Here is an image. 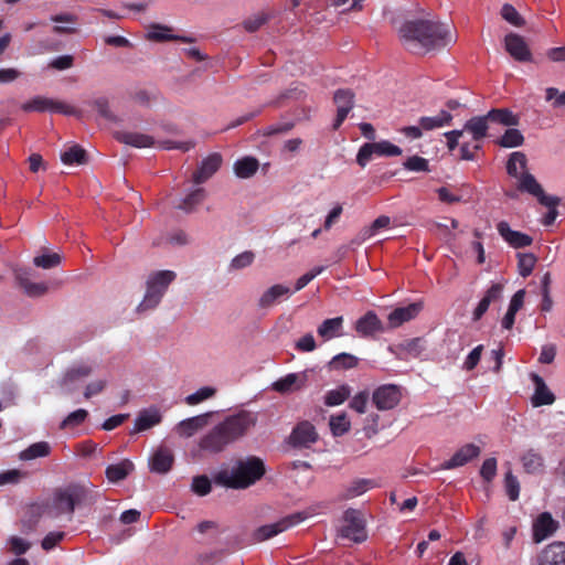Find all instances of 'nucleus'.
Here are the masks:
<instances>
[{
	"label": "nucleus",
	"instance_id": "nucleus-6",
	"mask_svg": "<svg viewBox=\"0 0 565 565\" xmlns=\"http://www.w3.org/2000/svg\"><path fill=\"white\" fill-rule=\"evenodd\" d=\"M338 536L354 543H362L367 539L365 520L361 511L350 508L343 512Z\"/></svg>",
	"mask_w": 565,
	"mask_h": 565
},
{
	"label": "nucleus",
	"instance_id": "nucleus-13",
	"mask_svg": "<svg viewBox=\"0 0 565 565\" xmlns=\"http://www.w3.org/2000/svg\"><path fill=\"white\" fill-rule=\"evenodd\" d=\"M559 527L558 521L554 520L550 512H542L534 520L532 537L535 543H541L552 536Z\"/></svg>",
	"mask_w": 565,
	"mask_h": 565
},
{
	"label": "nucleus",
	"instance_id": "nucleus-31",
	"mask_svg": "<svg viewBox=\"0 0 565 565\" xmlns=\"http://www.w3.org/2000/svg\"><path fill=\"white\" fill-rule=\"evenodd\" d=\"M162 416L156 408L145 409L139 413L135 420L134 433L145 431L159 423H161Z\"/></svg>",
	"mask_w": 565,
	"mask_h": 565
},
{
	"label": "nucleus",
	"instance_id": "nucleus-26",
	"mask_svg": "<svg viewBox=\"0 0 565 565\" xmlns=\"http://www.w3.org/2000/svg\"><path fill=\"white\" fill-rule=\"evenodd\" d=\"M115 137L119 142L136 148H149L156 145L153 137L141 132L120 131Z\"/></svg>",
	"mask_w": 565,
	"mask_h": 565
},
{
	"label": "nucleus",
	"instance_id": "nucleus-23",
	"mask_svg": "<svg viewBox=\"0 0 565 565\" xmlns=\"http://www.w3.org/2000/svg\"><path fill=\"white\" fill-rule=\"evenodd\" d=\"M172 29L163 24H152L148 31L147 39L153 42L179 41L183 43H192L194 41L191 36L173 35Z\"/></svg>",
	"mask_w": 565,
	"mask_h": 565
},
{
	"label": "nucleus",
	"instance_id": "nucleus-42",
	"mask_svg": "<svg viewBox=\"0 0 565 565\" xmlns=\"http://www.w3.org/2000/svg\"><path fill=\"white\" fill-rule=\"evenodd\" d=\"M501 18L511 24L514 28H523L526 24L525 19L521 15V13L515 9L514 6L510 3H504L500 10Z\"/></svg>",
	"mask_w": 565,
	"mask_h": 565
},
{
	"label": "nucleus",
	"instance_id": "nucleus-59",
	"mask_svg": "<svg viewBox=\"0 0 565 565\" xmlns=\"http://www.w3.org/2000/svg\"><path fill=\"white\" fill-rule=\"evenodd\" d=\"M404 168L409 171H429L428 160L419 156L409 157L404 162Z\"/></svg>",
	"mask_w": 565,
	"mask_h": 565
},
{
	"label": "nucleus",
	"instance_id": "nucleus-20",
	"mask_svg": "<svg viewBox=\"0 0 565 565\" xmlns=\"http://www.w3.org/2000/svg\"><path fill=\"white\" fill-rule=\"evenodd\" d=\"M423 309V302H413L406 307L395 308L388 315V324L391 328H398L404 322L411 321L416 318Z\"/></svg>",
	"mask_w": 565,
	"mask_h": 565
},
{
	"label": "nucleus",
	"instance_id": "nucleus-53",
	"mask_svg": "<svg viewBox=\"0 0 565 565\" xmlns=\"http://www.w3.org/2000/svg\"><path fill=\"white\" fill-rule=\"evenodd\" d=\"M216 393V390L210 386H204L198 390L196 392L188 395L185 397V403L188 405H196L210 397H212Z\"/></svg>",
	"mask_w": 565,
	"mask_h": 565
},
{
	"label": "nucleus",
	"instance_id": "nucleus-34",
	"mask_svg": "<svg viewBox=\"0 0 565 565\" xmlns=\"http://www.w3.org/2000/svg\"><path fill=\"white\" fill-rule=\"evenodd\" d=\"M452 116L447 110H440L435 116L420 117L418 124L423 130L429 131L450 124Z\"/></svg>",
	"mask_w": 565,
	"mask_h": 565
},
{
	"label": "nucleus",
	"instance_id": "nucleus-32",
	"mask_svg": "<svg viewBox=\"0 0 565 565\" xmlns=\"http://www.w3.org/2000/svg\"><path fill=\"white\" fill-rule=\"evenodd\" d=\"M234 172L239 179L252 178L259 168V161L255 157H244L235 161Z\"/></svg>",
	"mask_w": 565,
	"mask_h": 565
},
{
	"label": "nucleus",
	"instance_id": "nucleus-35",
	"mask_svg": "<svg viewBox=\"0 0 565 565\" xmlns=\"http://www.w3.org/2000/svg\"><path fill=\"white\" fill-rule=\"evenodd\" d=\"M46 514V507L40 504L30 505L22 519V529L24 532L29 533L34 530L35 525L40 521L42 514Z\"/></svg>",
	"mask_w": 565,
	"mask_h": 565
},
{
	"label": "nucleus",
	"instance_id": "nucleus-25",
	"mask_svg": "<svg viewBox=\"0 0 565 565\" xmlns=\"http://www.w3.org/2000/svg\"><path fill=\"white\" fill-rule=\"evenodd\" d=\"M291 294L287 286L277 284L269 287L258 299V307L260 309L271 308L280 298L289 297Z\"/></svg>",
	"mask_w": 565,
	"mask_h": 565
},
{
	"label": "nucleus",
	"instance_id": "nucleus-14",
	"mask_svg": "<svg viewBox=\"0 0 565 565\" xmlns=\"http://www.w3.org/2000/svg\"><path fill=\"white\" fill-rule=\"evenodd\" d=\"M333 100L337 104L338 109L332 127L334 130H338L354 106V94L351 89L341 88L334 93Z\"/></svg>",
	"mask_w": 565,
	"mask_h": 565
},
{
	"label": "nucleus",
	"instance_id": "nucleus-50",
	"mask_svg": "<svg viewBox=\"0 0 565 565\" xmlns=\"http://www.w3.org/2000/svg\"><path fill=\"white\" fill-rule=\"evenodd\" d=\"M94 108L100 117L109 122H118V117L111 111L109 102L105 97H99L93 102Z\"/></svg>",
	"mask_w": 565,
	"mask_h": 565
},
{
	"label": "nucleus",
	"instance_id": "nucleus-56",
	"mask_svg": "<svg viewBox=\"0 0 565 565\" xmlns=\"http://www.w3.org/2000/svg\"><path fill=\"white\" fill-rule=\"evenodd\" d=\"M88 416V413L86 409L79 408L75 412H72L66 416V418L61 423V428L65 429L68 427H75L81 425L86 417Z\"/></svg>",
	"mask_w": 565,
	"mask_h": 565
},
{
	"label": "nucleus",
	"instance_id": "nucleus-63",
	"mask_svg": "<svg viewBox=\"0 0 565 565\" xmlns=\"http://www.w3.org/2000/svg\"><path fill=\"white\" fill-rule=\"evenodd\" d=\"M545 99L547 102L553 100V107L555 108L565 106V90L561 93L555 87H547L545 89Z\"/></svg>",
	"mask_w": 565,
	"mask_h": 565
},
{
	"label": "nucleus",
	"instance_id": "nucleus-62",
	"mask_svg": "<svg viewBox=\"0 0 565 565\" xmlns=\"http://www.w3.org/2000/svg\"><path fill=\"white\" fill-rule=\"evenodd\" d=\"M324 270L323 266L315 267L310 271L306 273L301 277H299L295 284V290L299 291L303 289L312 279H315L318 275H320Z\"/></svg>",
	"mask_w": 565,
	"mask_h": 565
},
{
	"label": "nucleus",
	"instance_id": "nucleus-44",
	"mask_svg": "<svg viewBox=\"0 0 565 565\" xmlns=\"http://www.w3.org/2000/svg\"><path fill=\"white\" fill-rule=\"evenodd\" d=\"M520 481L516 476L513 475L512 470L509 468L504 475L503 479V490L509 500L516 501L520 495Z\"/></svg>",
	"mask_w": 565,
	"mask_h": 565
},
{
	"label": "nucleus",
	"instance_id": "nucleus-7",
	"mask_svg": "<svg viewBox=\"0 0 565 565\" xmlns=\"http://www.w3.org/2000/svg\"><path fill=\"white\" fill-rule=\"evenodd\" d=\"M21 109L23 111L30 113V111H50V113H57L68 116H76L81 117L82 113L76 109L75 107L65 104L60 100H55L52 98L43 97V96H35L34 98L30 99L26 103H23L21 105Z\"/></svg>",
	"mask_w": 565,
	"mask_h": 565
},
{
	"label": "nucleus",
	"instance_id": "nucleus-61",
	"mask_svg": "<svg viewBox=\"0 0 565 565\" xmlns=\"http://www.w3.org/2000/svg\"><path fill=\"white\" fill-rule=\"evenodd\" d=\"M255 255L253 252L246 250L237 256H235L231 262V267L233 269H242L245 268L254 262Z\"/></svg>",
	"mask_w": 565,
	"mask_h": 565
},
{
	"label": "nucleus",
	"instance_id": "nucleus-3",
	"mask_svg": "<svg viewBox=\"0 0 565 565\" xmlns=\"http://www.w3.org/2000/svg\"><path fill=\"white\" fill-rule=\"evenodd\" d=\"M266 472L264 461L255 456L239 459L231 470L222 469L213 477L216 484L228 489H247L263 478Z\"/></svg>",
	"mask_w": 565,
	"mask_h": 565
},
{
	"label": "nucleus",
	"instance_id": "nucleus-12",
	"mask_svg": "<svg viewBox=\"0 0 565 565\" xmlns=\"http://www.w3.org/2000/svg\"><path fill=\"white\" fill-rule=\"evenodd\" d=\"M318 440L316 427L308 420L298 423L289 436V443L294 447L307 448Z\"/></svg>",
	"mask_w": 565,
	"mask_h": 565
},
{
	"label": "nucleus",
	"instance_id": "nucleus-54",
	"mask_svg": "<svg viewBox=\"0 0 565 565\" xmlns=\"http://www.w3.org/2000/svg\"><path fill=\"white\" fill-rule=\"evenodd\" d=\"M60 263H61V256L57 253L36 256L33 259V264L36 267H41L44 269H50V268L56 267L60 265Z\"/></svg>",
	"mask_w": 565,
	"mask_h": 565
},
{
	"label": "nucleus",
	"instance_id": "nucleus-39",
	"mask_svg": "<svg viewBox=\"0 0 565 565\" xmlns=\"http://www.w3.org/2000/svg\"><path fill=\"white\" fill-rule=\"evenodd\" d=\"M359 359L350 353L342 352L332 358L329 362V367L334 371L351 370L356 367Z\"/></svg>",
	"mask_w": 565,
	"mask_h": 565
},
{
	"label": "nucleus",
	"instance_id": "nucleus-57",
	"mask_svg": "<svg viewBox=\"0 0 565 565\" xmlns=\"http://www.w3.org/2000/svg\"><path fill=\"white\" fill-rule=\"evenodd\" d=\"M520 118L518 115L507 108H497V122L509 127H515L519 125Z\"/></svg>",
	"mask_w": 565,
	"mask_h": 565
},
{
	"label": "nucleus",
	"instance_id": "nucleus-46",
	"mask_svg": "<svg viewBox=\"0 0 565 565\" xmlns=\"http://www.w3.org/2000/svg\"><path fill=\"white\" fill-rule=\"evenodd\" d=\"M205 199V190L203 188H198L190 192L178 205L179 209L191 212L198 204H200Z\"/></svg>",
	"mask_w": 565,
	"mask_h": 565
},
{
	"label": "nucleus",
	"instance_id": "nucleus-38",
	"mask_svg": "<svg viewBox=\"0 0 565 565\" xmlns=\"http://www.w3.org/2000/svg\"><path fill=\"white\" fill-rule=\"evenodd\" d=\"M61 160L67 166L84 164L87 162V153L81 146L74 145L61 153Z\"/></svg>",
	"mask_w": 565,
	"mask_h": 565
},
{
	"label": "nucleus",
	"instance_id": "nucleus-30",
	"mask_svg": "<svg viewBox=\"0 0 565 565\" xmlns=\"http://www.w3.org/2000/svg\"><path fill=\"white\" fill-rule=\"evenodd\" d=\"M206 423V415H199L181 420L177 425L175 430L181 437L189 438L203 428Z\"/></svg>",
	"mask_w": 565,
	"mask_h": 565
},
{
	"label": "nucleus",
	"instance_id": "nucleus-64",
	"mask_svg": "<svg viewBox=\"0 0 565 565\" xmlns=\"http://www.w3.org/2000/svg\"><path fill=\"white\" fill-rule=\"evenodd\" d=\"M64 536L65 533L61 531L47 533L42 540V548L45 551L54 548L64 539Z\"/></svg>",
	"mask_w": 565,
	"mask_h": 565
},
{
	"label": "nucleus",
	"instance_id": "nucleus-27",
	"mask_svg": "<svg viewBox=\"0 0 565 565\" xmlns=\"http://www.w3.org/2000/svg\"><path fill=\"white\" fill-rule=\"evenodd\" d=\"M520 461L524 472L529 475H537L544 470V458L534 449H529L523 452L520 457Z\"/></svg>",
	"mask_w": 565,
	"mask_h": 565
},
{
	"label": "nucleus",
	"instance_id": "nucleus-48",
	"mask_svg": "<svg viewBox=\"0 0 565 565\" xmlns=\"http://www.w3.org/2000/svg\"><path fill=\"white\" fill-rule=\"evenodd\" d=\"M520 190L527 192L536 198L539 194H542L543 188L536 181L534 175L524 172L520 178Z\"/></svg>",
	"mask_w": 565,
	"mask_h": 565
},
{
	"label": "nucleus",
	"instance_id": "nucleus-10",
	"mask_svg": "<svg viewBox=\"0 0 565 565\" xmlns=\"http://www.w3.org/2000/svg\"><path fill=\"white\" fill-rule=\"evenodd\" d=\"M401 398V388L395 384L381 385L372 395V402L379 411H390L395 408L399 404Z\"/></svg>",
	"mask_w": 565,
	"mask_h": 565
},
{
	"label": "nucleus",
	"instance_id": "nucleus-15",
	"mask_svg": "<svg viewBox=\"0 0 565 565\" xmlns=\"http://www.w3.org/2000/svg\"><path fill=\"white\" fill-rule=\"evenodd\" d=\"M14 277L19 286L24 290L29 297H41L47 292V286L45 282H32L31 269L18 267L14 269Z\"/></svg>",
	"mask_w": 565,
	"mask_h": 565
},
{
	"label": "nucleus",
	"instance_id": "nucleus-51",
	"mask_svg": "<svg viewBox=\"0 0 565 565\" xmlns=\"http://www.w3.org/2000/svg\"><path fill=\"white\" fill-rule=\"evenodd\" d=\"M299 381V375L296 373H289L286 376L277 380L273 383V390L278 393H287L292 391Z\"/></svg>",
	"mask_w": 565,
	"mask_h": 565
},
{
	"label": "nucleus",
	"instance_id": "nucleus-55",
	"mask_svg": "<svg viewBox=\"0 0 565 565\" xmlns=\"http://www.w3.org/2000/svg\"><path fill=\"white\" fill-rule=\"evenodd\" d=\"M191 489L198 495L204 497L212 490L211 481L206 476H196L192 480Z\"/></svg>",
	"mask_w": 565,
	"mask_h": 565
},
{
	"label": "nucleus",
	"instance_id": "nucleus-33",
	"mask_svg": "<svg viewBox=\"0 0 565 565\" xmlns=\"http://www.w3.org/2000/svg\"><path fill=\"white\" fill-rule=\"evenodd\" d=\"M377 484L373 479L360 478L353 480L344 490L342 498L345 500L362 495L366 491L375 488Z\"/></svg>",
	"mask_w": 565,
	"mask_h": 565
},
{
	"label": "nucleus",
	"instance_id": "nucleus-21",
	"mask_svg": "<svg viewBox=\"0 0 565 565\" xmlns=\"http://www.w3.org/2000/svg\"><path fill=\"white\" fill-rule=\"evenodd\" d=\"M497 230L502 238L513 248H523L530 246L533 238L519 231H513L507 222L497 224Z\"/></svg>",
	"mask_w": 565,
	"mask_h": 565
},
{
	"label": "nucleus",
	"instance_id": "nucleus-49",
	"mask_svg": "<svg viewBox=\"0 0 565 565\" xmlns=\"http://www.w3.org/2000/svg\"><path fill=\"white\" fill-rule=\"evenodd\" d=\"M494 300V285H491L482 299L477 305L476 309L473 310V320L478 321L480 320L483 315L488 311L491 302Z\"/></svg>",
	"mask_w": 565,
	"mask_h": 565
},
{
	"label": "nucleus",
	"instance_id": "nucleus-11",
	"mask_svg": "<svg viewBox=\"0 0 565 565\" xmlns=\"http://www.w3.org/2000/svg\"><path fill=\"white\" fill-rule=\"evenodd\" d=\"M504 50L518 62L529 63L533 61L532 52L523 36L516 33H509L503 40Z\"/></svg>",
	"mask_w": 565,
	"mask_h": 565
},
{
	"label": "nucleus",
	"instance_id": "nucleus-18",
	"mask_svg": "<svg viewBox=\"0 0 565 565\" xmlns=\"http://www.w3.org/2000/svg\"><path fill=\"white\" fill-rule=\"evenodd\" d=\"M480 455V448L475 444H467L459 448L449 460L441 463V469H454L465 466Z\"/></svg>",
	"mask_w": 565,
	"mask_h": 565
},
{
	"label": "nucleus",
	"instance_id": "nucleus-52",
	"mask_svg": "<svg viewBox=\"0 0 565 565\" xmlns=\"http://www.w3.org/2000/svg\"><path fill=\"white\" fill-rule=\"evenodd\" d=\"M271 18V15L267 12H259V13H256L249 18H247L246 20H244L243 22V25H244V29L247 31V32H256L257 30H259L269 19Z\"/></svg>",
	"mask_w": 565,
	"mask_h": 565
},
{
	"label": "nucleus",
	"instance_id": "nucleus-8",
	"mask_svg": "<svg viewBox=\"0 0 565 565\" xmlns=\"http://www.w3.org/2000/svg\"><path fill=\"white\" fill-rule=\"evenodd\" d=\"M402 149L387 140L380 142H366L364 143L356 154V162L360 167L364 168L372 157H397L402 154Z\"/></svg>",
	"mask_w": 565,
	"mask_h": 565
},
{
	"label": "nucleus",
	"instance_id": "nucleus-22",
	"mask_svg": "<svg viewBox=\"0 0 565 565\" xmlns=\"http://www.w3.org/2000/svg\"><path fill=\"white\" fill-rule=\"evenodd\" d=\"M531 380L534 383L535 391L531 398L532 405L534 407L551 405L555 401L554 394L548 390L544 380L536 373L531 374Z\"/></svg>",
	"mask_w": 565,
	"mask_h": 565
},
{
	"label": "nucleus",
	"instance_id": "nucleus-43",
	"mask_svg": "<svg viewBox=\"0 0 565 565\" xmlns=\"http://www.w3.org/2000/svg\"><path fill=\"white\" fill-rule=\"evenodd\" d=\"M351 394V390L348 385H341L335 390H330L326 393L324 404L327 406H338L343 404Z\"/></svg>",
	"mask_w": 565,
	"mask_h": 565
},
{
	"label": "nucleus",
	"instance_id": "nucleus-9",
	"mask_svg": "<svg viewBox=\"0 0 565 565\" xmlns=\"http://www.w3.org/2000/svg\"><path fill=\"white\" fill-rule=\"evenodd\" d=\"M302 520L303 516L301 513H294L280 519L273 524L262 525L254 532V540L256 542L269 540L275 535L299 524Z\"/></svg>",
	"mask_w": 565,
	"mask_h": 565
},
{
	"label": "nucleus",
	"instance_id": "nucleus-17",
	"mask_svg": "<svg viewBox=\"0 0 565 565\" xmlns=\"http://www.w3.org/2000/svg\"><path fill=\"white\" fill-rule=\"evenodd\" d=\"M223 162L222 156L217 152L211 153L202 160L200 167L194 171L192 180L195 184L207 181L214 173L218 171Z\"/></svg>",
	"mask_w": 565,
	"mask_h": 565
},
{
	"label": "nucleus",
	"instance_id": "nucleus-36",
	"mask_svg": "<svg viewBox=\"0 0 565 565\" xmlns=\"http://www.w3.org/2000/svg\"><path fill=\"white\" fill-rule=\"evenodd\" d=\"M134 470V463L125 459L116 465L106 468V477L110 482H119L124 480Z\"/></svg>",
	"mask_w": 565,
	"mask_h": 565
},
{
	"label": "nucleus",
	"instance_id": "nucleus-47",
	"mask_svg": "<svg viewBox=\"0 0 565 565\" xmlns=\"http://www.w3.org/2000/svg\"><path fill=\"white\" fill-rule=\"evenodd\" d=\"M537 258L532 253H518V269L522 277H527L532 274Z\"/></svg>",
	"mask_w": 565,
	"mask_h": 565
},
{
	"label": "nucleus",
	"instance_id": "nucleus-40",
	"mask_svg": "<svg viewBox=\"0 0 565 565\" xmlns=\"http://www.w3.org/2000/svg\"><path fill=\"white\" fill-rule=\"evenodd\" d=\"M523 142H524L523 134L514 127H509L508 129H505V131L500 137V139L497 140V145H499L503 148L520 147L523 145Z\"/></svg>",
	"mask_w": 565,
	"mask_h": 565
},
{
	"label": "nucleus",
	"instance_id": "nucleus-29",
	"mask_svg": "<svg viewBox=\"0 0 565 565\" xmlns=\"http://www.w3.org/2000/svg\"><path fill=\"white\" fill-rule=\"evenodd\" d=\"M494 119V108H491L484 117H473L467 121L465 129L472 135V138L478 141L486 136L488 125L487 120Z\"/></svg>",
	"mask_w": 565,
	"mask_h": 565
},
{
	"label": "nucleus",
	"instance_id": "nucleus-45",
	"mask_svg": "<svg viewBox=\"0 0 565 565\" xmlns=\"http://www.w3.org/2000/svg\"><path fill=\"white\" fill-rule=\"evenodd\" d=\"M330 429L333 436H343L350 430L351 423L348 419L345 413L333 415L329 422Z\"/></svg>",
	"mask_w": 565,
	"mask_h": 565
},
{
	"label": "nucleus",
	"instance_id": "nucleus-60",
	"mask_svg": "<svg viewBox=\"0 0 565 565\" xmlns=\"http://www.w3.org/2000/svg\"><path fill=\"white\" fill-rule=\"evenodd\" d=\"M295 127L292 121H285L270 125L263 130V136L269 137L274 135L287 134Z\"/></svg>",
	"mask_w": 565,
	"mask_h": 565
},
{
	"label": "nucleus",
	"instance_id": "nucleus-28",
	"mask_svg": "<svg viewBox=\"0 0 565 565\" xmlns=\"http://www.w3.org/2000/svg\"><path fill=\"white\" fill-rule=\"evenodd\" d=\"M343 317H335L331 319H326L317 329V333L323 340L328 341L333 338H338L342 335L343 329Z\"/></svg>",
	"mask_w": 565,
	"mask_h": 565
},
{
	"label": "nucleus",
	"instance_id": "nucleus-16",
	"mask_svg": "<svg viewBox=\"0 0 565 565\" xmlns=\"http://www.w3.org/2000/svg\"><path fill=\"white\" fill-rule=\"evenodd\" d=\"M539 565H565V542L554 541L537 555Z\"/></svg>",
	"mask_w": 565,
	"mask_h": 565
},
{
	"label": "nucleus",
	"instance_id": "nucleus-41",
	"mask_svg": "<svg viewBox=\"0 0 565 565\" xmlns=\"http://www.w3.org/2000/svg\"><path fill=\"white\" fill-rule=\"evenodd\" d=\"M526 156L521 151L512 152L507 162V172L511 177H519L526 168Z\"/></svg>",
	"mask_w": 565,
	"mask_h": 565
},
{
	"label": "nucleus",
	"instance_id": "nucleus-24",
	"mask_svg": "<svg viewBox=\"0 0 565 565\" xmlns=\"http://www.w3.org/2000/svg\"><path fill=\"white\" fill-rule=\"evenodd\" d=\"M174 462L173 454L166 447L156 450L150 459V469L157 473H167Z\"/></svg>",
	"mask_w": 565,
	"mask_h": 565
},
{
	"label": "nucleus",
	"instance_id": "nucleus-1",
	"mask_svg": "<svg viewBox=\"0 0 565 565\" xmlns=\"http://www.w3.org/2000/svg\"><path fill=\"white\" fill-rule=\"evenodd\" d=\"M402 45L414 54H426L454 42L450 25L435 18L406 20L398 30Z\"/></svg>",
	"mask_w": 565,
	"mask_h": 565
},
{
	"label": "nucleus",
	"instance_id": "nucleus-37",
	"mask_svg": "<svg viewBox=\"0 0 565 565\" xmlns=\"http://www.w3.org/2000/svg\"><path fill=\"white\" fill-rule=\"evenodd\" d=\"M51 454V446L47 441H38L22 450L19 458L24 461L47 457Z\"/></svg>",
	"mask_w": 565,
	"mask_h": 565
},
{
	"label": "nucleus",
	"instance_id": "nucleus-4",
	"mask_svg": "<svg viewBox=\"0 0 565 565\" xmlns=\"http://www.w3.org/2000/svg\"><path fill=\"white\" fill-rule=\"evenodd\" d=\"M86 497L87 490L79 484H68L65 488L56 489L52 499L45 504L46 514L51 518L68 514L72 519L75 507L85 502Z\"/></svg>",
	"mask_w": 565,
	"mask_h": 565
},
{
	"label": "nucleus",
	"instance_id": "nucleus-58",
	"mask_svg": "<svg viewBox=\"0 0 565 565\" xmlns=\"http://www.w3.org/2000/svg\"><path fill=\"white\" fill-rule=\"evenodd\" d=\"M401 347L411 358H418L424 350L423 340L420 338L411 339Z\"/></svg>",
	"mask_w": 565,
	"mask_h": 565
},
{
	"label": "nucleus",
	"instance_id": "nucleus-2",
	"mask_svg": "<svg viewBox=\"0 0 565 565\" xmlns=\"http://www.w3.org/2000/svg\"><path fill=\"white\" fill-rule=\"evenodd\" d=\"M257 420L256 413L245 409L228 415L201 438L199 446L203 451L218 454L244 437Z\"/></svg>",
	"mask_w": 565,
	"mask_h": 565
},
{
	"label": "nucleus",
	"instance_id": "nucleus-5",
	"mask_svg": "<svg viewBox=\"0 0 565 565\" xmlns=\"http://www.w3.org/2000/svg\"><path fill=\"white\" fill-rule=\"evenodd\" d=\"M177 275L172 270H160L149 276L143 300L137 307L139 312L156 308Z\"/></svg>",
	"mask_w": 565,
	"mask_h": 565
},
{
	"label": "nucleus",
	"instance_id": "nucleus-19",
	"mask_svg": "<svg viewBox=\"0 0 565 565\" xmlns=\"http://www.w3.org/2000/svg\"><path fill=\"white\" fill-rule=\"evenodd\" d=\"M354 329L363 338L373 337L375 333L384 331L383 323L374 311H367L359 318Z\"/></svg>",
	"mask_w": 565,
	"mask_h": 565
}]
</instances>
